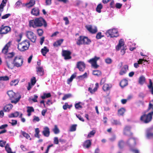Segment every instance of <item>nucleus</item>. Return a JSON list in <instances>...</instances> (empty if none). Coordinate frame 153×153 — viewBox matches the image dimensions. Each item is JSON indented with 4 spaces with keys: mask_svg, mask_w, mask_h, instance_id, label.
<instances>
[{
    "mask_svg": "<svg viewBox=\"0 0 153 153\" xmlns=\"http://www.w3.org/2000/svg\"><path fill=\"white\" fill-rule=\"evenodd\" d=\"M99 59V57L95 56L94 58L90 59L88 62L91 64L92 66L94 68H97L99 66L97 65V62Z\"/></svg>",
    "mask_w": 153,
    "mask_h": 153,
    "instance_id": "f8f14e48",
    "label": "nucleus"
},
{
    "mask_svg": "<svg viewBox=\"0 0 153 153\" xmlns=\"http://www.w3.org/2000/svg\"><path fill=\"white\" fill-rule=\"evenodd\" d=\"M6 4L2 2L0 5V12H2L3 10V8L4 7L5 5Z\"/></svg>",
    "mask_w": 153,
    "mask_h": 153,
    "instance_id": "052dcab7",
    "label": "nucleus"
},
{
    "mask_svg": "<svg viewBox=\"0 0 153 153\" xmlns=\"http://www.w3.org/2000/svg\"><path fill=\"white\" fill-rule=\"evenodd\" d=\"M48 51L49 49L46 47H44L41 50V52L43 56H45L46 53Z\"/></svg>",
    "mask_w": 153,
    "mask_h": 153,
    "instance_id": "cd10ccee",
    "label": "nucleus"
},
{
    "mask_svg": "<svg viewBox=\"0 0 153 153\" xmlns=\"http://www.w3.org/2000/svg\"><path fill=\"white\" fill-rule=\"evenodd\" d=\"M23 58L21 56H16L13 61L15 66L19 67H21L23 63Z\"/></svg>",
    "mask_w": 153,
    "mask_h": 153,
    "instance_id": "0eeeda50",
    "label": "nucleus"
},
{
    "mask_svg": "<svg viewBox=\"0 0 153 153\" xmlns=\"http://www.w3.org/2000/svg\"><path fill=\"white\" fill-rule=\"evenodd\" d=\"M9 79V78L7 76L0 77V80L7 81Z\"/></svg>",
    "mask_w": 153,
    "mask_h": 153,
    "instance_id": "6e6d98bb",
    "label": "nucleus"
},
{
    "mask_svg": "<svg viewBox=\"0 0 153 153\" xmlns=\"http://www.w3.org/2000/svg\"><path fill=\"white\" fill-rule=\"evenodd\" d=\"M128 70V66L127 65H124L121 69L119 74L120 75L126 74Z\"/></svg>",
    "mask_w": 153,
    "mask_h": 153,
    "instance_id": "dca6fc26",
    "label": "nucleus"
},
{
    "mask_svg": "<svg viewBox=\"0 0 153 153\" xmlns=\"http://www.w3.org/2000/svg\"><path fill=\"white\" fill-rule=\"evenodd\" d=\"M51 96V94L50 93H44L43 95L41 96V98L42 99H44L46 98H48Z\"/></svg>",
    "mask_w": 153,
    "mask_h": 153,
    "instance_id": "f704fd0d",
    "label": "nucleus"
},
{
    "mask_svg": "<svg viewBox=\"0 0 153 153\" xmlns=\"http://www.w3.org/2000/svg\"><path fill=\"white\" fill-rule=\"evenodd\" d=\"M62 54L65 59H70L71 58V53L69 51L63 50Z\"/></svg>",
    "mask_w": 153,
    "mask_h": 153,
    "instance_id": "ddd939ff",
    "label": "nucleus"
},
{
    "mask_svg": "<svg viewBox=\"0 0 153 153\" xmlns=\"http://www.w3.org/2000/svg\"><path fill=\"white\" fill-rule=\"evenodd\" d=\"M102 5L101 4H98L96 8L97 11L99 13H100L101 12V9L102 8Z\"/></svg>",
    "mask_w": 153,
    "mask_h": 153,
    "instance_id": "c03bdc74",
    "label": "nucleus"
},
{
    "mask_svg": "<svg viewBox=\"0 0 153 153\" xmlns=\"http://www.w3.org/2000/svg\"><path fill=\"white\" fill-rule=\"evenodd\" d=\"M40 131L39 128H36L35 129V137H37L38 138H39L40 136L39 135V133Z\"/></svg>",
    "mask_w": 153,
    "mask_h": 153,
    "instance_id": "a18cd8bd",
    "label": "nucleus"
},
{
    "mask_svg": "<svg viewBox=\"0 0 153 153\" xmlns=\"http://www.w3.org/2000/svg\"><path fill=\"white\" fill-rule=\"evenodd\" d=\"M91 42V41L88 37L81 36L78 39L76 42L77 44L78 45L82 44H89Z\"/></svg>",
    "mask_w": 153,
    "mask_h": 153,
    "instance_id": "39448f33",
    "label": "nucleus"
},
{
    "mask_svg": "<svg viewBox=\"0 0 153 153\" xmlns=\"http://www.w3.org/2000/svg\"><path fill=\"white\" fill-rule=\"evenodd\" d=\"M15 55V53L13 52L9 53L6 54V56L8 58H12Z\"/></svg>",
    "mask_w": 153,
    "mask_h": 153,
    "instance_id": "09e8293b",
    "label": "nucleus"
},
{
    "mask_svg": "<svg viewBox=\"0 0 153 153\" xmlns=\"http://www.w3.org/2000/svg\"><path fill=\"white\" fill-rule=\"evenodd\" d=\"M30 82L31 84L32 85H34L36 82L35 77H33L31 79Z\"/></svg>",
    "mask_w": 153,
    "mask_h": 153,
    "instance_id": "13d9d810",
    "label": "nucleus"
},
{
    "mask_svg": "<svg viewBox=\"0 0 153 153\" xmlns=\"http://www.w3.org/2000/svg\"><path fill=\"white\" fill-rule=\"evenodd\" d=\"M104 36L103 35H102L101 32H98L96 35V38L97 39H100L102 37Z\"/></svg>",
    "mask_w": 153,
    "mask_h": 153,
    "instance_id": "864d4df0",
    "label": "nucleus"
},
{
    "mask_svg": "<svg viewBox=\"0 0 153 153\" xmlns=\"http://www.w3.org/2000/svg\"><path fill=\"white\" fill-rule=\"evenodd\" d=\"M21 132L24 137L27 139H29L30 140H31V138L30 137V136L25 131H21Z\"/></svg>",
    "mask_w": 153,
    "mask_h": 153,
    "instance_id": "49530a36",
    "label": "nucleus"
},
{
    "mask_svg": "<svg viewBox=\"0 0 153 153\" xmlns=\"http://www.w3.org/2000/svg\"><path fill=\"white\" fill-rule=\"evenodd\" d=\"M53 131L55 134H57L59 132V130L56 125L54 126V127L53 129Z\"/></svg>",
    "mask_w": 153,
    "mask_h": 153,
    "instance_id": "37998d69",
    "label": "nucleus"
},
{
    "mask_svg": "<svg viewBox=\"0 0 153 153\" xmlns=\"http://www.w3.org/2000/svg\"><path fill=\"white\" fill-rule=\"evenodd\" d=\"M7 94L11 100V102L16 104L21 98V96L18 94H16L13 91H9L7 92Z\"/></svg>",
    "mask_w": 153,
    "mask_h": 153,
    "instance_id": "f03ea898",
    "label": "nucleus"
},
{
    "mask_svg": "<svg viewBox=\"0 0 153 153\" xmlns=\"http://www.w3.org/2000/svg\"><path fill=\"white\" fill-rule=\"evenodd\" d=\"M63 41V39H60L57 40L53 44V45L55 47H57L60 45L62 43Z\"/></svg>",
    "mask_w": 153,
    "mask_h": 153,
    "instance_id": "c756f323",
    "label": "nucleus"
},
{
    "mask_svg": "<svg viewBox=\"0 0 153 153\" xmlns=\"http://www.w3.org/2000/svg\"><path fill=\"white\" fill-rule=\"evenodd\" d=\"M111 122L112 125H120L121 124L120 122L119 121L113 119L111 120Z\"/></svg>",
    "mask_w": 153,
    "mask_h": 153,
    "instance_id": "473e14b6",
    "label": "nucleus"
},
{
    "mask_svg": "<svg viewBox=\"0 0 153 153\" xmlns=\"http://www.w3.org/2000/svg\"><path fill=\"white\" fill-rule=\"evenodd\" d=\"M95 132V131L94 130H93L91 131L88 134V138H90L93 137L94 135Z\"/></svg>",
    "mask_w": 153,
    "mask_h": 153,
    "instance_id": "8fccbe9b",
    "label": "nucleus"
},
{
    "mask_svg": "<svg viewBox=\"0 0 153 153\" xmlns=\"http://www.w3.org/2000/svg\"><path fill=\"white\" fill-rule=\"evenodd\" d=\"M77 125L76 124L72 125L70 128V131H76Z\"/></svg>",
    "mask_w": 153,
    "mask_h": 153,
    "instance_id": "3c124183",
    "label": "nucleus"
},
{
    "mask_svg": "<svg viewBox=\"0 0 153 153\" xmlns=\"http://www.w3.org/2000/svg\"><path fill=\"white\" fill-rule=\"evenodd\" d=\"M27 112L28 113L27 115L29 116L31 115V113L34 111V110L32 107L28 106L27 107Z\"/></svg>",
    "mask_w": 153,
    "mask_h": 153,
    "instance_id": "a878e982",
    "label": "nucleus"
},
{
    "mask_svg": "<svg viewBox=\"0 0 153 153\" xmlns=\"http://www.w3.org/2000/svg\"><path fill=\"white\" fill-rule=\"evenodd\" d=\"M10 16V14L8 13L6 14L1 17V19H5L8 18Z\"/></svg>",
    "mask_w": 153,
    "mask_h": 153,
    "instance_id": "e2e57ef3",
    "label": "nucleus"
},
{
    "mask_svg": "<svg viewBox=\"0 0 153 153\" xmlns=\"http://www.w3.org/2000/svg\"><path fill=\"white\" fill-rule=\"evenodd\" d=\"M21 4L22 3L20 1H18L15 4V7L18 8L19 7Z\"/></svg>",
    "mask_w": 153,
    "mask_h": 153,
    "instance_id": "0e129e2a",
    "label": "nucleus"
},
{
    "mask_svg": "<svg viewBox=\"0 0 153 153\" xmlns=\"http://www.w3.org/2000/svg\"><path fill=\"white\" fill-rule=\"evenodd\" d=\"M50 130L48 127H45L44 128V130L42 131V134L45 137H48L50 135Z\"/></svg>",
    "mask_w": 153,
    "mask_h": 153,
    "instance_id": "aec40b11",
    "label": "nucleus"
},
{
    "mask_svg": "<svg viewBox=\"0 0 153 153\" xmlns=\"http://www.w3.org/2000/svg\"><path fill=\"white\" fill-rule=\"evenodd\" d=\"M76 76V74H72L70 78L69 79H68L67 80V83L68 84H69V83L71 82L73 79L75 78Z\"/></svg>",
    "mask_w": 153,
    "mask_h": 153,
    "instance_id": "c9c22d12",
    "label": "nucleus"
},
{
    "mask_svg": "<svg viewBox=\"0 0 153 153\" xmlns=\"http://www.w3.org/2000/svg\"><path fill=\"white\" fill-rule=\"evenodd\" d=\"M72 97V94H65L64 95V96L63 97L62 100H65L67 99L70 98Z\"/></svg>",
    "mask_w": 153,
    "mask_h": 153,
    "instance_id": "de8ad7c7",
    "label": "nucleus"
},
{
    "mask_svg": "<svg viewBox=\"0 0 153 153\" xmlns=\"http://www.w3.org/2000/svg\"><path fill=\"white\" fill-rule=\"evenodd\" d=\"M83 105L82 103L81 102H79L75 104V106L76 109H79L82 108V105Z\"/></svg>",
    "mask_w": 153,
    "mask_h": 153,
    "instance_id": "72a5a7b5",
    "label": "nucleus"
},
{
    "mask_svg": "<svg viewBox=\"0 0 153 153\" xmlns=\"http://www.w3.org/2000/svg\"><path fill=\"white\" fill-rule=\"evenodd\" d=\"M29 24L30 27H32L33 28L41 27L43 25H44L45 27L47 26V24L43 18L41 17L36 18L34 20L30 21Z\"/></svg>",
    "mask_w": 153,
    "mask_h": 153,
    "instance_id": "f257e3e1",
    "label": "nucleus"
},
{
    "mask_svg": "<svg viewBox=\"0 0 153 153\" xmlns=\"http://www.w3.org/2000/svg\"><path fill=\"white\" fill-rule=\"evenodd\" d=\"M153 115V111H152L149 113L147 115L144 114L142 115L140 118V120L144 123H148L151 120Z\"/></svg>",
    "mask_w": 153,
    "mask_h": 153,
    "instance_id": "423d86ee",
    "label": "nucleus"
},
{
    "mask_svg": "<svg viewBox=\"0 0 153 153\" xmlns=\"http://www.w3.org/2000/svg\"><path fill=\"white\" fill-rule=\"evenodd\" d=\"M31 13L33 15L38 16L39 15V10L38 8L35 7L32 9Z\"/></svg>",
    "mask_w": 153,
    "mask_h": 153,
    "instance_id": "5701e85b",
    "label": "nucleus"
},
{
    "mask_svg": "<svg viewBox=\"0 0 153 153\" xmlns=\"http://www.w3.org/2000/svg\"><path fill=\"white\" fill-rule=\"evenodd\" d=\"M13 106V105L10 104L6 105L4 108V111H9L12 109Z\"/></svg>",
    "mask_w": 153,
    "mask_h": 153,
    "instance_id": "393cba45",
    "label": "nucleus"
},
{
    "mask_svg": "<svg viewBox=\"0 0 153 153\" xmlns=\"http://www.w3.org/2000/svg\"><path fill=\"white\" fill-rule=\"evenodd\" d=\"M85 28L91 33L94 34L97 32V28L95 26L87 25L85 26Z\"/></svg>",
    "mask_w": 153,
    "mask_h": 153,
    "instance_id": "9d476101",
    "label": "nucleus"
},
{
    "mask_svg": "<svg viewBox=\"0 0 153 153\" xmlns=\"http://www.w3.org/2000/svg\"><path fill=\"white\" fill-rule=\"evenodd\" d=\"M149 84L148 85L149 88L151 90L152 94H153V83L151 79H149Z\"/></svg>",
    "mask_w": 153,
    "mask_h": 153,
    "instance_id": "c85d7f7f",
    "label": "nucleus"
},
{
    "mask_svg": "<svg viewBox=\"0 0 153 153\" xmlns=\"http://www.w3.org/2000/svg\"><path fill=\"white\" fill-rule=\"evenodd\" d=\"M93 74L94 75L99 76L101 75V73L100 71L99 70H95L93 71Z\"/></svg>",
    "mask_w": 153,
    "mask_h": 153,
    "instance_id": "a19ab883",
    "label": "nucleus"
},
{
    "mask_svg": "<svg viewBox=\"0 0 153 153\" xmlns=\"http://www.w3.org/2000/svg\"><path fill=\"white\" fill-rule=\"evenodd\" d=\"M98 86L99 84L98 83H96L95 84V87L93 89H92L91 87H89L88 88V91L91 93L93 94L97 91Z\"/></svg>",
    "mask_w": 153,
    "mask_h": 153,
    "instance_id": "b1692460",
    "label": "nucleus"
},
{
    "mask_svg": "<svg viewBox=\"0 0 153 153\" xmlns=\"http://www.w3.org/2000/svg\"><path fill=\"white\" fill-rule=\"evenodd\" d=\"M40 120V119L39 117L34 116L33 117V122L36 123V122H39Z\"/></svg>",
    "mask_w": 153,
    "mask_h": 153,
    "instance_id": "5fc2aeb1",
    "label": "nucleus"
},
{
    "mask_svg": "<svg viewBox=\"0 0 153 153\" xmlns=\"http://www.w3.org/2000/svg\"><path fill=\"white\" fill-rule=\"evenodd\" d=\"M6 151L8 153H15V152H13L11 151V148L9 147L8 145L7 144L5 147Z\"/></svg>",
    "mask_w": 153,
    "mask_h": 153,
    "instance_id": "79ce46f5",
    "label": "nucleus"
},
{
    "mask_svg": "<svg viewBox=\"0 0 153 153\" xmlns=\"http://www.w3.org/2000/svg\"><path fill=\"white\" fill-rule=\"evenodd\" d=\"M19 116V117H22V114L18 111H16L14 113H11L9 115V117H16Z\"/></svg>",
    "mask_w": 153,
    "mask_h": 153,
    "instance_id": "6ab92c4d",
    "label": "nucleus"
},
{
    "mask_svg": "<svg viewBox=\"0 0 153 153\" xmlns=\"http://www.w3.org/2000/svg\"><path fill=\"white\" fill-rule=\"evenodd\" d=\"M137 139L131 138L126 142L127 145L129 146L130 150L134 153H139V151L134 147L136 144V141Z\"/></svg>",
    "mask_w": 153,
    "mask_h": 153,
    "instance_id": "7ed1b4c3",
    "label": "nucleus"
},
{
    "mask_svg": "<svg viewBox=\"0 0 153 153\" xmlns=\"http://www.w3.org/2000/svg\"><path fill=\"white\" fill-rule=\"evenodd\" d=\"M131 127L129 126H126L123 130V134L124 135L128 136H131L132 135V133L130 131Z\"/></svg>",
    "mask_w": 153,
    "mask_h": 153,
    "instance_id": "4468645a",
    "label": "nucleus"
},
{
    "mask_svg": "<svg viewBox=\"0 0 153 153\" xmlns=\"http://www.w3.org/2000/svg\"><path fill=\"white\" fill-rule=\"evenodd\" d=\"M11 44V42H9L5 45L2 51V52L4 54H6L8 52V49L10 47Z\"/></svg>",
    "mask_w": 153,
    "mask_h": 153,
    "instance_id": "a211bd4d",
    "label": "nucleus"
},
{
    "mask_svg": "<svg viewBox=\"0 0 153 153\" xmlns=\"http://www.w3.org/2000/svg\"><path fill=\"white\" fill-rule=\"evenodd\" d=\"M124 142L123 140H121L119 143L118 146L120 148H122L124 146Z\"/></svg>",
    "mask_w": 153,
    "mask_h": 153,
    "instance_id": "4d7b16f0",
    "label": "nucleus"
},
{
    "mask_svg": "<svg viewBox=\"0 0 153 153\" xmlns=\"http://www.w3.org/2000/svg\"><path fill=\"white\" fill-rule=\"evenodd\" d=\"M30 45L29 41L27 40H25L18 45V48L21 51H24L28 49Z\"/></svg>",
    "mask_w": 153,
    "mask_h": 153,
    "instance_id": "20e7f679",
    "label": "nucleus"
},
{
    "mask_svg": "<svg viewBox=\"0 0 153 153\" xmlns=\"http://www.w3.org/2000/svg\"><path fill=\"white\" fill-rule=\"evenodd\" d=\"M34 0H30L29 3L26 4V6L27 7H30L33 6L35 4Z\"/></svg>",
    "mask_w": 153,
    "mask_h": 153,
    "instance_id": "7c9ffc66",
    "label": "nucleus"
},
{
    "mask_svg": "<svg viewBox=\"0 0 153 153\" xmlns=\"http://www.w3.org/2000/svg\"><path fill=\"white\" fill-rule=\"evenodd\" d=\"M77 67L80 71H83L85 67V64L83 62H79L77 64Z\"/></svg>",
    "mask_w": 153,
    "mask_h": 153,
    "instance_id": "2eb2a0df",
    "label": "nucleus"
},
{
    "mask_svg": "<svg viewBox=\"0 0 153 153\" xmlns=\"http://www.w3.org/2000/svg\"><path fill=\"white\" fill-rule=\"evenodd\" d=\"M17 121L16 120H12L9 122V123L13 126L16 125L17 124Z\"/></svg>",
    "mask_w": 153,
    "mask_h": 153,
    "instance_id": "bf43d9fd",
    "label": "nucleus"
},
{
    "mask_svg": "<svg viewBox=\"0 0 153 153\" xmlns=\"http://www.w3.org/2000/svg\"><path fill=\"white\" fill-rule=\"evenodd\" d=\"M105 34L107 36L111 37H117L118 36V31L116 29L109 30L107 31Z\"/></svg>",
    "mask_w": 153,
    "mask_h": 153,
    "instance_id": "6e6552de",
    "label": "nucleus"
},
{
    "mask_svg": "<svg viewBox=\"0 0 153 153\" xmlns=\"http://www.w3.org/2000/svg\"><path fill=\"white\" fill-rule=\"evenodd\" d=\"M153 106V100L151 101L149 103V107L148 109H150L152 108L153 109V108H152V107Z\"/></svg>",
    "mask_w": 153,
    "mask_h": 153,
    "instance_id": "69168bd1",
    "label": "nucleus"
},
{
    "mask_svg": "<svg viewBox=\"0 0 153 153\" xmlns=\"http://www.w3.org/2000/svg\"><path fill=\"white\" fill-rule=\"evenodd\" d=\"M125 109L123 108H122L119 109L118 110V115L119 116L123 115L125 112Z\"/></svg>",
    "mask_w": 153,
    "mask_h": 153,
    "instance_id": "58836bf2",
    "label": "nucleus"
},
{
    "mask_svg": "<svg viewBox=\"0 0 153 153\" xmlns=\"http://www.w3.org/2000/svg\"><path fill=\"white\" fill-rule=\"evenodd\" d=\"M146 136L147 138H150L153 137V133L150 132L149 131V130L148 129L146 130Z\"/></svg>",
    "mask_w": 153,
    "mask_h": 153,
    "instance_id": "4c0bfd02",
    "label": "nucleus"
},
{
    "mask_svg": "<svg viewBox=\"0 0 153 153\" xmlns=\"http://www.w3.org/2000/svg\"><path fill=\"white\" fill-rule=\"evenodd\" d=\"M88 74L86 72H85L83 75L78 76V78L82 80L87 78Z\"/></svg>",
    "mask_w": 153,
    "mask_h": 153,
    "instance_id": "ea45409f",
    "label": "nucleus"
},
{
    "mask_svg": "<svg viewBox=\"0 0 153 153\" xmlns=\"http://www.w3.org/2000/svg\"><path fill=\"white\" fill-rule=\"evenodd\" d=\"M128 81L126 79H124L122 80L120 82V85L122 88H123L128 85Z\"/></svg>",
    "mask_w": 153,
    "mask_h": 153,
    "instance_id": "bb28decb",
    "label": "nucleus"
},
{
    "mask_svg": "<svg viewBox=\"0 0 153 153\" xmlns=\"http://www.w3.org/2000/svg\"><path fill=\"white\" fill-rule=\"evenodd\" d=\"M6 65L9 69H13L15 66L14 63L11 60L7 61Z\"/></svg>",
    "mask_w": 153,
    "mask_h": 153,
    "instance_id": "412c9836",
    "label": "nucleus"
},
{
    "mask_svg": "<svg viewBox=\"0 0 153 153\" xmlns=\"http://www.w3.org/2000/svg\"><path fill=\"white\" fill-rule=\"evenodd\" d=\"M18 82V80H17V79L14 80H13V81H12L10 82V84L11 85H12V86L15 85L16 84H17Z\"/></svg>",
    "mask_w": 153,
    "mask_h": 153,
    "instance_id": "603ef678",
    "label": "nucleus"
},
{
    "mask_svg": "<svg viewBox=\"0 0 153 153\" xmlns=\"http://www.w3.org/2000/svg\"><path fill=\"white\" fill-rule=\"evenodd\" d=\"M112 85L111 84H105L102 87L103 90L105 91H109L112 87Z\"/></svg>",
    "mask_w": 153,
    "mask_h": 153,
    "instance_id": "4be33fe9",
    "label": "nucleus"
},
{
    "mask_svg": "<svg viewBox=\"0 0 153 153\" xmlns=\"http://www.w3.org/2000/svg\"><path fill=\"white\" fill-rule=\"evenodd\" d=\"M38 96L36 95H34V97L32 98L31 100H32L35 102H37V99L38 98Z\"/></svg>",
    "mask_w": 153,
    "mask_h": 153,
    "instance_id": "774afa93",
    "label": "nucleus"
},
{
    "mask_svg": "<svg viewBox=\"0 0 153 153\" xmlns=\"http://www.w3.org/2000/svg\"><path fill=\"white\" fill-rule=\"evenodd\" d=\"M37 32L39 36H41L43 33V31L42 29H39L37 30Z\"/></svg>",
    "mask_w": 153,
    "mask_h": 153,
    "instance_id": "338daca9",
    "label": "nucleus"
},
{
    "mask_svg": "<svg viewBox=\"0 0 153 153\" xmlns=\"http://www.w3.org/2000/svg\"><path fill=\"white\" fill-rule=\"evenodd\" d=\"M1 32L3 34H5L8 33L10 30V28L7 26H2L1 27Z\"/></svg>",
    "mask_w": 153,
    "mask_h": 153,
    "instance_id": "f3484780",
    "label": "nucleus"
},
{
    "mask_svg": "<svg viewBox=\"0 0 153 153\" xmlns=\"http://www.w3.org/2000/svg\"><path fill=\"white\" fill-rule=\"evenodd\" d=\"M53 143L55 144H58L59 143V140L57 137H54L53 139Z\"/></svg>",
    "mask_w": 153,
    "mask_h": 153,
    "instance_id": "680f3d73",
    "label": "nucleus"
},
{
    "mask_svg": "<svg viewBox=\"0 0 153 153\" xmlns=\"http://www.w3.org/2000/svg\"><path fill=\"white\" fill-rule=\"evenodd\" d=\"M116 48L117 51H119L121 49V52L122 54L123 55L125 53V49L124 47V42L123 39H120L119 41V43L116 46Z\"/></svg>",
    "mask_w": 153,
    "mask_h": 153,
    "instance_id": "1a4fd4ad",
    "label": "nucleus"
},
{
    "mask_svg": "<svg viewBox=\"0 0 153 153\" xmlns=\"http://www.w3.org/2000/svg\"><path fill=\"white\" fill-rule=\"evenodd\" d=\"M26 36L28 39L32 42H35L36 39V36L32 31H28L26 32Z\"/></svg>",
    "mask_w": 153,
    "mask_h": 153,
    "instance_id": "9b49d317",
    "label": "nucleus"
},
{
    "mask_svg": "<svg viewBox=\"0 0 153 153\" xmlns=\"http://www.w3.org/2000/svg\"><path fill=\"white\" fill-rule=\"evenodd\" d=\"M91 144V142L90 140H86L84 143V146L86 148L90 147Z\"/></svg>",
    "mask_w": 153,
    "mask_h": 153,
    "instance_id": "2f4dec72",
    "label": "nucleus"
},
{
    "mask_svg": "<svg viewBox=\"0 0 153 153\" xmlns=\"http://www.w3.org/2000/svg\"><path fill=\"white\" fill-rule=\"evenodd\" d=\"M145 77L143 76H141L139 78V83L141 85H142L145 82Z\"/></svg>",
    "mask_w": 153,
    "mask_h": 153,
    "instance_id": "e433bc0d",
    "label": "nucleus"
}]
</instances>
